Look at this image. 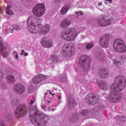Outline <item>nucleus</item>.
I'll list each match as a JSON object with an SVG mask.
<instances>
[{
	"label": "nucleus",
	"instance_id": "obj_20",
	"mask_svg": "<svg viewBox=\"0 0 126 126\" xmlns=\"http://www.w3.org/2000/svg\"><path fill=\"white\" fill-rule=\"evenodd\" d=\"M6 81L8 84H14L15 83V78L13 75H8L6 77Z\"/></svg>",
	"mask_w": 126,
	"mask_h": 126
},
{
	"label": "nucleus",
	"instance_id": "obj_15",
	"mask_svg": "<svg viewBox=\"0 0 126 126\" xmlns=\"http://www.w3.org/2000/svg\"><path fill=\"white\" fill-rule=\"evenodd\" d=\"M25 91V87L23 85L17 84L14 86V92L17 94L21 95L24 93Z\"/></svg>",
	"mask_w": 126,
	"mask_h": 126
},
{
	"label": "nucleus",
	"instance_id": "obj_1",
	"mask_svg": "<svg viewBox=\"0 0 126 126\" xmlns=\"http://www.w3.org/2000/svg\"><path fill=\"white\" fill-rule=\"evenodd\" d=\"M126 78L123 75L116 76L114 79V83L110 87L111 92L108 99L110 102L116 103L122 100L123 94L119 93L124 90L126 87Z\"/></svg>",
	"mask_w": 126,
	"mask_h": 126
},
{
	"label": "nucleus",
	"instance_id": "obj_43",
	"mask_svg": "<svg viewBox=\"0 0 126 126\" xmlns=\"http://www.w3.org/2000/svg\"><path fill=\"white\" fill-rule=\"evenodd\" d=\"M102 3L101 2H99L98 3V5L99 6H101V5H102Z\"/></svg>",
	"mask_w": 126,
	"mask_h": 126
},
{
	"label": "nucleus",
	"instance_id": "obj_3",
	"mask_svg": "<svg viewBox=\"0 0 126 126\" xmlns=\"http://www.w3.org/2000/svg\"><path fill=\"white\" fill-rule=\"evenodd\" d=\"M30 117L31 123L34 126H46L49 121L48 116L39 110H36L35 112L33 111H30Z\"/></svg>",
	"mask_w": 126,
	"mask_h": 126
},
{
	"label": "nucleus",
	"instance_id": "obj_41",
	"mask_svg": "<svg viewBox=\"0 0 126 126\" xmlns=\"http://www.w3.org/2000/svg\"><path fill=\"white\" fill-rule=\"evenodd\" d=\"M21 55H22V56H23L24 55V54H25V51H24V50H23V49H22V50H21Z\"/></svg>",
	"mask_w": 126,
	"mask_h": 126
},
{
	"label": "nucleus",
	"instance_id": "obj_48",
	"mask_svg": "<svg viewBox=\"0 0 126 126\" xmlns=\"http://www.w3.org/2000/svg\"><path fill=\"white\" fill-rule=\"evenodd\" d=\"M61 99H62V96L59 95L58 96V100H61Z\"/></svg>",
	"mask_w": 126,
	"mask_h": 126
},
{
	"label": "nucleus",
	"instance_id": "obj_14",
	"mask_svg": "<svg viewBox=\"0 0 126 126\" xmlns=\"http://www.w3.org/2000/svg\"><path fill=\"white\" fill-rule=\"evenodd\" d=\"M41 45L44 48H51L53 46V41L50 40L49 37H44L41 39Z\"/></svg>",
	"mask_w": 126,
	"mask_h": 126
},
{
	"label": "nucleus",
	"instance_id": "obj_34",
	"mask_svg": "<svg viewBox=\"0 0 126 126\" xmlns=\"http://www.w3.org/2000/svg\"><path fill=\"white\" fill-rule=\"evenodd\" d=\"M75 13L77 14V17H78L80 15H83V12L82 11H76Z\"/></svg>",
	"mask_w": 126,
	"mask_h": 126
},
{
	"label": "nucleus",
	"instance_id": "obj_13",
	"mask_svg": "<svg viewBox=\"0 0 126 126\" xmlns=\"http://www.w3.org/2000/svg\"><path fill=\"white\" fill-rule=\"evenodd\" d=\"M48 77L45 75L39 74L34 76L32 78V82L34 84H40L43 83V81L47 80Z\"/></svg>",
	"mask_w": 126,
	"mask_h": 126
},
{
	"label": "nucleus",
	"instance_id": "obj_50",
	"mask_svg": "<svg viewBox=\"0 0 126 126\" xmlns=\"http://www.w3.org/2000/svg\"><path fill=\"white\" fill-rule=\"evenodd\" d=\"M51 110H52V112H54V111H55V110H57V109H56V108H55V109L52 108Z\"/></svg>",
	"mask_w": 126,
	"mask_h": 126
},
{
	"label": "nucleus",
	"instance_id": "obj_23",
	"mask_svg": "<svg viewBox=\"0 0 126 126\" xmlns=\"http://www.w3.org/2000/svg\"><path fill=\"white\" fill-rule=\"evenodd\" d=\"M99 88L102 90H107L108 89V84L105 81H101L99 85Z\"/></svg>",
	"mask_w": 126,
	"mask_h": 126
},
{
	"label": "nucleus",
	"instance_id": "obj_28",
	"mask_svg": "<svg viewBox=\"0 0 126 126\" xmlns=\"http://www.w3.org/2000/svg\"><path fill=\"white\" fill-rule=\"evenodd\" d=\"M86 48L87 50H90L93 48V43L90 42L86 43Z\"/></svg>",
	"mask_w": 126,
	"mask_h": 126
},
{
	"label": "nucleus",
	"instance_id": "obj_39",
	"mask_svg": "<svg viewBox=\"0 0 126 126\" xmlns=\"http://www.w3.org/2000/svg\"><path fill=\"white\" fill-rule=\"evenodd\" d=\"M0 126H5L4 122L1 121V120H0Z\"/></svg>",
	"mask_w": 126,
	"mask_h": 126
},
{
	"label": "nucleus",
	"instance_id": "obj_35",
	"mask_svg": "<svg viewBox=\"0 0 126 126\" xmlns=\"http://www.w3.org/2000/svg\"><path fill=\"white\" fill-rule=\"evenodd\" d=\"M12 115L10 113L9 114H8L6 116V119H7V120H8L9 121H10V120H12Z\"/></svg>",
	"mask_w": 126,
	"mask_h": 126
},
{
	"label": "nucleus",
	"instance_id": "obj_32",
	"mask_svg": "<svg viewBox=\"0 0 126 126\" xmlns=\"http://www.w3.org/2000/svg\"><path fill=\"white\" fill-rule=\"evenodd\" d=\"M13 27L15 30H20V27L18 25H13Z\"/></svg>",
	"mask_w": 126,
	"mask_h": 126
},
{
	"label": "nucleus",
	"instance_id": "obj_30",
	"mask_svg": "<svg viewBox=\"0 0 126 126\" xmlns=\"http://www.w3.org/2000/svg\"><path fill=\"white\" fill-rule=\"evenodd\" d=\"M6 13H7V14H12L13 13V12L10 10V5H7L6 9Z\"/></svg>",
	"mask_w": 126,
	"mask_h": 126
},
{
	"label": "nucleus",
	"instance_id": "obj_53",
	"mask_svg": "<svg viewBox=\"0 0 126 126\" xmlns=\"http://www.w3.org/2000/svg\"><path fill=\"white\" fill-rule=\"evenodd\" d=\"M63 81H66V79H65V80H63Z\"/></svg>",
	"mask_w": 126,
	"mask_h": 126
},
{
	"label": "nucleus",
	"instance_id": "obj_33",
	"mask_svg": "<svg viewBox=\"0 0 126 126\" xmlns=\"http://www.w3.org/2000/svg\"><path fill=\"white\" fill-rule=\"evenodd\" d=\"M98 108L100 110H104V109H105V106H104L103 103H100L98 104Z\"/></svg>",
	"mask_w": 126,
	"mask_h": 126
},
{
	"label": "nucleus",
	"instance_id": "obj_10",
	"mask_svg": "<svg viewBox=\"0 0 126 126\" xmlns=\"http://www.w3.org/2000/svg\"><path fill=\"white\" fill-rule=\"evenodd\" d=\"M15 114L16 117H25L27 115V106L25 104H21L19 105L15 111Z\"/></svg>",
	"mask_w": 126,
	"mask_h": 126
},
{
	"label": "nucleus",
	"instance_id": "obj_49",
	"mask_svg": "<svg viewBox=\"0 0 126 126\" xmlns=\"http://www.w3.org/2000/svg\"><path fill=\"white\" fill-rule=\"evenodd\" d=\"M2 11V8L0 7V13H1Z\"/></svg>",
	"mask_w": 126,
	"mask_h": 126
},
{
	"label": "nucleus",
	"instance_id": "obj_18",
	"mask_svg": "<svg viewBox=\"0 0 126 126\" xmlns=\"http://www.w3.org/2000/svg\"><path fill=\"white\" fill-rule=\"evenodd\" d=\"M70 24H71V22L66 18L61 22L60 27H61V28H67Z\"/></svg>",
	"mask_w": 126,
	"mask_h": 126
},
{
	"label": "nucleus",
	"instance_id": "obj_11",
	"mask_svg": "<svg viewBox=\"0 0 126 126\" xmlns=\"http://www.w3.org/2000/svg\"><path fill=\"white\" fill-rule=\"evenodd\" d=\"M110 37H111L110 33H105L100 37L99 42L100 47H102V48H108L109 43H110Z\"/></svg>",
	"mask_w": 126,
	"mask_h": 126
},
{
	"label": "nucleus",
	"instance_id": "obj_4",
	"mask_svg": "<svg viewBox=\"0 0 126 126\" xmlns=\"http://www.w3.org/2000/svg\"><path fill=\"white\" fill-rule=\"evenodd\" d=\"M61 37L66 41L73 42L75 38L77 37V31L74 28H68L63 31Z\"/></svg>",
	"mask_w": 126,
	"mask_h": 126
},
{
	"label": "nucleus",
	"instance_id": "obj_46",
	"mask_svg": "<svg viewBox=\"0 0 126 126\" xmlns=\"http://www.w3.org/2000/svg\"><path fill=\"white\" fill-rule=\"evenodd\" d=\"M14 56H15V55H17V52L16 51H14L13 53Z\"/></svg>",
	"mask_w": 126,
	"mask_h": 126
},
{
	"label": "nucleus",
	"instance_id": "obj_7",
	"mask_svg": "<svg viewBox=\"0 0 126 126\" xmlns=\"http://www.w3.org/2000/svg\"><path fill=\"white\" fill-rule=\"evenodd\" d=\"M113 48L118 53H125L126 46L124 40L121 39H116L113 43Z\"/></svg>",
	"mask_w": 126,
	"mask_h": 126
},
{
	"label": "nucleus",
	"instance_id": "obj_29",
	"mask_svg": "<svg viewBox=\"0 0 126 126\" xmlns=\"http://www.w3.org/2000/svg\"><path fill=\"white\" fill-rule=\"evenodd\" d=\"M90 114V111L88 110H85L81 112V114L82 116H88Z\"/></svg>",
	"mask_w": 126,
	"mask_h": 126
},
{
	"label": "nucleus",
	"instance_id": "obj_8",
	"mask_svg": "<svg viewBox=\"0 0 126 126\" xmlns=\"http://www.w3.org/2000/svg\"><path fill=\"white\" fill-rule=\"evenodd\" d=\"M114 19H109V17L107 15H104L103 16H100L97 19L96 22L99 26H101L102 27H106V26H109L113 23Z\"/></svg>",
	"mask_w": 126,
	"mask_h": 126
},
{
	"label": "nucleus",
	"instance_id": "obj_27",
	"mask_svg": "<svg viewBox=\"0 0 126 126\" xmlns=\"http://www.w3.org/2000/svg\"><path fill=\"white\" fill-rule=\"evenodd\" d=\"M11 103L12 106H13V107H15L16 106H17L18 104H19V100L17 98H13L11 100Z\"/></svg>",
	"mask_w": 126,
	"mask_h": 126
},
{
	"label": "nucleus",
	"instance_id": "obj_12",
	"mask_svg": "<svg viewBox=\"0 0 126 126\" xmlns=\"http://www.w3.org/2000/svg\"><path fill=\"white\" fill-rule=\"evenodd\" d=\"M86 103L88 105H94L97 104L99 101V95L93 93L89 94L87 96Z\"/></svg>",
	"mask_w": 126,
	"mask_h": 126
},
{
	"label": "nucleus",
	"instance_id": "obj_42",
	"mask_svg": "<svg viewBox=\"0 0 126 126\" xmlns=\"http://www.w3.org/2000/svg\"><path fill=\"white\" fill-rule=\"evenodd\" d=\"M14 56H15L16 59H17V60H18L19 59V58L18 57V53L15 55Z\"/></svg>",
	"mask_w": 126,
	"mask_h": 126
},
{
	"label": "nucleus",
	"instance_id": "obj_25",
	"mask_svg": "<svg viewBox=\"0 0 126 126\" xmlns=\"http://www.w3.org/2000/svg\"><path fill=\"white\" fill-rule=\"evenodd\" d=\"M114 63L117 68H122V63L120 61L115 59L114 60Z\"/></svg>",
	"mask_w": 126,
	"mask_h": 126
},
{
	"label": "nucleus",
	"instance_id": "obj_45",
	"mask_svg": "<svg viewBox=\"0 0 126 126\" xmlns=\"http://www.w3.org/2000/svg\"><path fill=\"white\" fill-rule=\"evenodd\" d=\"M24 56L25 57H27V56H28V53L25 52Z\"/></svg>",
	"mask_w": 126,
	"mask_h": 126
},
{
	"label": "nucleus",
	"instance_id": "obj_21",
	"mask_svg": "<svg viewBox=\"0 0 126 126\" xmlns=\"http://www.w3.org/2000/svg\"><path fill=\"white\" fill-rule=\"evenodd\" d=\"M50 61L52 63H58L59 61V57L55 54H52L50 56Z\"/></svg>",
	"mask_w": 126,
	"mask_h": 126
},
{
	"label": "nucleus",
	"instance_id": "obj_17",
	"mask_svg": "<svg viewBox=\"0 0 126 126\" xmlns=\"http://www.w3.org/2000/svg\"><path fill=\"white\" fill-rule=\"evenodd\" d=\"M1 41L2 38L0 36V52L3 57H7L8 52L6 51V46L2 44Z\"/></svg>",
	"mask_w": 126,
	"mask_h": 126
},
{
	"label": "nucleus",
	"instance_id": "obj_38",
	"mask_svg": "<svg viewBox=\"0 0 126 126\" xmlns=\"http://www.w3.org/2000/svg\"><path fill=\"white\" fill-rule=\"evenodd\" d=\"M13 29H14L13 28V26H12V27H10L9 30V32H10V33H13Z\"/></svg>",
	"mask_w": 126,
	"mask_h": 126
},
{
	"label": "nucleus",
	"instance_id": "obj_40",
	"mask_svg": "<svg viewBox=\"0 0 126 126\" xmlns=\"http://www.w3.org/2000/svg\"><path fill=\"white\" fill-rule=\"evenodd\" d=\"M113 0H105V3H112Z\"/></svg>",
	"mask_w": 126,
	"mask_h": 126
},
{
	"label": "nucleus",
	"instance_id": "obj_24",
	"mask_svg": "<svg viewBox=\"0 0 126 126\" xmlns=\"http://www.w3.org/2000/svg\"><path fill=\"white\" fill-rule=\"evenodd\" d=\"M96 58L99 61H104L105 60V55L102 52L99 51L96 53Z\"/></svg>",
	"mask_w": 126,
	"mask_h": 126
},
{
	"label": "nucleus",
	"instance_id": "obj_37",
	"mask_svg": "<svg viewBox=\"0 0 126 126\" xmlns=\"http://www.w3.org/2000/svg\"><path fill=\"white\" fill-rule=\"evenodd\" d=\"M3 78V73H2V71L1 70H0V80L2 79Z\"/></svg>",
	"mask_w": 126,
	"mask_h": 126
},
{
	"label": "nucleus",
	"instance_id": "obj_47",
	"mask_svg": "<svg viewBox=\"0 0 126 126\" xmlns=\"http://www.w3.org/2000/svg\"><path fill=\"white\" fill-rule=\"evenodd\" d=\"M50 94H51V95H52V96H55V94L52 93V92H50Z\"/></svg>",
	"mask_w": 126,
	"mask_h": 126
},
{
	"label": "nucleus",
	"instance_id": "obj_5",
	"mask_svg": "<svg viewBox=\"0 0 126 126\" xmlns=\"http://www.w3.org/2000/svg\"><path fill=\"white\" fill-rule=\"evenodd\" d=\"M90 63H91V59L86 55H83L80 58L78 69L87 71L90 68Z\"/></svg>",
	"mask_w": 126,
	"mask_h": 126
},
{
	"label": "nucleus",
	"instance_id": "obj_31",
	"mask_svg": "<svg viewBox=\"0 0 126 126\" xmlns=\"http://www.w3.org/2000/svg\"><path fill=\"white\" fill-rule=\"evenodd\" d=\"M28 91L30 93H33V92H34V89L32 84L29 85Z\"/></svg>",
	"mask_w": 126,
	"mask_h": 126
},
{
	"label": "nucleus",
	"instance_id": "obj_6",
	"mask_svg": "<svg viewBox=\"0 0 126 126\" xmlns=\"http://www.w3.org/2000/svg\"><path fill=\"white\" fill-rule=\"evenodd\" d=\"M75 47L73 44L70 45L69 43H66L62 48L63 55L66 58H71L74 55Z\"/></svg>",
	"mask_w": 126,
	"mask_h": 126
},
{
	"label": "nucleus",
	"instance_id": "obj_19",
	"mask_svg": "<svg viewBox=\"0 0 126 126\" xmlns=\"http://www.w3.org/2000/svg\"><path fill=\"white\" fill-rule=\"evenodd\" d=\"M76 102L75 100L73 99V98H69L68 101V108L69 110H72L74 108L76 107Z\"/></svg>",
	"mask_w": 126,
	"mask_h": 126
},
{
	"label": "nucleus",
	"instance_id": "obj_2",
	"mask_svg": "<svg viewBox=\"0 0 126 126\" xmlns=\"http://www.w3.org/2000/svg\"><path fill=\"white\" fill-rule=\"evenodd\" d=\"M42 19L34 16L29 17L27 20V25L29 31L32 34H37L40 32L42 35H46L50 32V25L45 24L43 26L41 24Z\"/></svg>",
	"mask_w": 126,
	"mask_h": 126
},
{
	"label": "nucleus",
	"instance_id": "obj_22",
	"mask_svg": "<svg viewBox=\"0 0 126 126\" xmlns=\"http://www.w3.org/2000/svg\"><path fill=\"white\" fill-rule=\"evenodd\" d=\"M69 4H67L66 5H64L62 8L61 10V14H65L68 10H69Z\"/></svg>",
	"mask_w": 126,
	"mask_h": 126
},
{
	"label": "nucleus",
	"instance_id": "obj_54",
	"mask_svg": "<svg viewBox=\"0 0 126 126\" xmlns=\"http://www.w3.org/2000/svg\"><path fill=\"white\" fill-rule=\"evenodd\" d=\"M45 95H47V93H45Z\"/></svg>",
	"mask_w": 126,
	"mask_h": 126
},
{
	"label": "nucleus",
	"instance_id": "obj_16",
	"mask_svg": "<svg viewBox=\"0 0 126 126\" xmlns=\"http://www.w3.org/2000/svg\"><path fill=\"white\" fill-rule=\"evenodd\" d=\"M98 73L101 78H108V77L110 76L109 71L107 69L102 67L100 68L98 70Z\"/></svg>",
	"mask_w": 126,
	"mask_h": 126
},
{
	"label": "nucleus",
	"instance_id": "obj_52",
	"mask_svg": "<svg viewBox=\"0 0 126 126\" xmlns=\"http://www.w3.org/2000/svg\"><path fill=\"white\" fill-rule=\"evenodd\" d=\"M48 103L50 104V103H51V101H48Z\"/></svg>",
	"mask_w": 126,
	"mask_h": 126
},
{
	"label": "nucleus",
	"instance_id": "obj_44",
	"mask_svg": "<svg viewBox=\"0 0 126 126\" xmlns=\"http://www.w3.org/2000/svg\"><path fill=\"white\" fill-rule=\"evenodd\" d=\"M33 100H31V102L30 103V105H33Z\"/></svg>",
	"mask_w": 126,
	"mask_h": 126
},
{
	"label": "nucleus",
	"instance_id": "obj_9",
	"mask_svg": "<svg viewBox=\"0 0 126 126\" xmlns=\"http://www.w3.org/2000/svg\"><path fill=\"white\" fill-rule=\"evenodd\" d=\"M45 10V4L40 3L35 5L32 10V12L36 17H41L44 15Z\"/></svg>",
	"mask_w": 126,
	"mask_h": 126
},
{
	"label": "nucleus",
	"instance_id": "obj_26",
	"mask_svg": "<svg viewBox=\"0 0 126 126\" xmlns=\"http://www.w3.org/2000/svg\"><path fill=\"white\" fill-rule=\"evenodd\" d=\"M70 122H75L77 120H79V117L77 114H73L70 118Z\"/></svg>",
	"mask_w": 126,
	"mask_h": 126
},
{
	"label": "nucleus",
	"instance_id": "obj_51",
	"mask_svg": "<svg viewBox=\"0 0 126 126\" xmlns=\"http://www.w3.org/2000/svg\"><path fill=\"white\" fill-rule=\"evenodd\" d=\"M124 59H126V57L125 56H122V59H124Z\"/></svg>",
	"mask_w": 126,
	"mask_h": 126
},
{
	"label": "nucleus",
	"instance_id": "obj_36",
	"mask_svg": "<svg viewBox=\"0 0 126 126\" xmlns=\"http://www.w3.org/2000/svg\"><path fill=\"white\" fill-rule=\"evenodd\" d=\"M120 121H121V122H125L126 120V117L125 116H120Z\"/></svg>",
	"mask_w": 126,
	"mask_h": 126
}]
</instances>
